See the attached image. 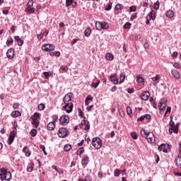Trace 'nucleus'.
<instances>
[{"mask_svg":"<svg viewBox=\"0 0 181 181\" xmlns=\"http://www.w3.org/2000/svg\"><path fill=\"white\" fill-rule=\"evenodd\" d=\"M45 105H43V103H41L38 105V110H40V111H43V110H45Z\"/></svg>","mask_w":181,"mask_h":181,"instance_id":"8fccbe9b","label":"nucleus"},{"mask_svg":"<svg viewBox=\"0 0 181 181\" xmlns=\"http://www.w3.org/2000/svg\"><path fill=\"white\" fill-rule=\"evenodd\" d=\"M154 9H156V11H158V9H159V1H157L154 4Z\"/></svg>","mask_w":181,"mask_h":181,"instance_id":"3c124183","label":"nucleus"},{"mask_svg":"<svg viewBox=\"0 0 181 181\" xmlns=\"http://www.w3.org/2000/svg\"><path fill=\"white\" fill-rule=\"evenodd\" d=\"M84 35L86 37H88L91 35V29L90 28H86L84 31Z\"/></svg>","mask_w":181,"mask_h":181,"instance_id":"bb28decb","label":"nucleus"},{"mask_svg":"<svg viewBox=\"0 0 181 181\" xmlns=\"http://www.w3.org/2000/svg\"><path fill=\"white\" fill-rule=\"evenodd\" d=\"M148 144H155L156 138L155 134L152 132H148L146 136Z\"/></svg>","mask_w":181,"mask_h":181,"instance_id":"423d86ee","label":"nucleus"},{"mask_svg":"<svg viewBox=\"0 0 181 181\" xmlns=\"http://www.w3.org/2000/svg\"><path fill=\"white\" fill-rule=\"evenodd\" d=\"M71 97H73V93H69L63 98L64 106H63L62 110L63 111H66L67 114H70L73 111L74 105L71 101Z\"/></svg>","mask_w":181,"mask_h":181,"instance_id":"f257e3e1","label":"nucleus"},{"mask_svg":"<svg viewBox=\"0 0 181 181\" xmlns=\"http://www.w3.org/2000/svg\"><path fill=\"white\" fill-rule=\"evenodd\" d=\"M150 95L151 94L149 93L148 91H144L141 95V100H144V101H147V100H149Z\"/></svg>","mask_w":181,"mask_h":181,"instance_id":"9b49d317","label":"nucleus"},{"mask_svg":"<svg viewBox=\"0 0 181 181\" xmlns=\"http://www.w3.org/2000/svg\"><path fill=\"white\" fill-rule=\"evenodd\" d=\"M6 169L5 168H0V176L1 177H4L5 175L7 173Z\"/></svg>","mask_w":181,"mask_h":181,"instance_id":"a878e982","label":"nucleus"},{"mask_svg":"<svg viewBox=\"0 0 181 181\" xmlns=\"http://www.w3.org/2000/svg\"><path fill=\"white\" fill-rule=\"evenodd\" d=\"M47 128L48 131H53L54 128H56V123H54L53 122H49L47 125Z\"/></svg>","mask_w":181,"mask_h":181,"instance_id":"dca6fc26","label":"nucleus"},{"mask_svg":"<svg viewBox=\"0 0 181 181\" xmlns=\"http://www.w3.org/2000/svg\"><path fill=\"white\" fill-rule=\"evenodd\" d=\"M114 175L115 177H118L119 176V175H121V171L118 169H115L114 170Z\"/></svg>","mask_w":181,"mask_h":181,"instance_id":"f704fd0d","label":"nucleus"},{"mask_svg":"<svg viewBox=\"0 0 181 181\" xmlns=\"http://www.w3.org/2000/svg\"><path fill=\"white\" fill-rule=\"evenodd\" d=\"M92 145L95 148V149H100L103 146V142H101V139L100 137H94L92 139Z\"/></svg>","mask_w":181,"mask_h":181,"instance_id":"f03ea898","label":"nucleus"},{"mask_svg":"<svg viewBox=\"0 0 181 181\" xmlns=\"http://www.w3.org/2000/svg\"><path fill=\"white\" fill-rule=\"evenodd\" d=\"M170 111H172V107H167V110L165 111V113L164 115V117H166V114H168V112L170 113Z\"/></svg>","mask_w":181,"mask_h":181,"instance_id":"6e6d98bb","label":"nucleus"},{"mask_svg":"<svg viewBox=\"0 0 181 181\" xmlns=\"http://www.w3.org/2000/svg\"><path fill=\"white\" fill-rule=\"evenodd\" d=\"M33 6V0H29L27 4V8H32Z\"/></svg>","mask_w":181,"mask_h":181,"instance_id":"79ce46f5","label":"nucleus"},{"mask_svg":"<svg viewBox=\"0 0 181 181\" xmlns=\"http://www.w3.org/2000/svg\"><path fill=\"white\" fill-rule=\"evenodd\" d=\"M6 56L8 59H13V56H15V50L12 48L8 49L6 52Z\"/></svg>","mask_w":181,"mask_h":181,"instance_id":"f8f14e48","label":"nucleus"},{"mask_svg":"<svg viewBox=\"0 0 181 181\" xmlns=\"http://www.w3.org/2000/svg\"><path fill=\"white\" fill-rule=\"evenodd\" d=\"M32 125H34L35 128L39 127V120H33Z\"/></svg>","mask_w":181,"mask_h":181,"instance_id":"58836bf2","label":"nucleus"},{"mask_svg":"<svg viewBox=\"0 0 181 181\" xmlns=\"http://www.w3.org/2000/svg\"><path fill=\"white\" fill-rule=\"evenodd\" d=\"M144 118H146V119H151V116L150 115H145Z\"/></svg>","mask_w":181,"mask_h":181,"instance_id":"774afa93","label":"nucleus"},{"mask_svg":"<svg viewBox=\"0 0 181 181\" xmlns=\"http://www.w3.org/2000/svg\"><path fill=\"white\" fill-rule=\"evenodd\" d=\"M131 136L133 139H138V134H136V132H132Z\"/></svg>","mask_w":181,"mask_h":181,"instance_id":"49530a36","label":"nucleus"},{"mask_svg":"<svg viewBox=\"0 0 181 181\" xmlns=\"http://www.w3.org/2000/svg\"><path fill=\"white\" fill-rule=\"evenodd\" d=\"M93 96H91V95H88L87 97H86V101H91V100H93Z\"/></svg>","mask_w":181,"mask_h":181,"instance_id":"052dcab7","label":"nucleus"},{"mask_svg":"<svg viewBox=\"0 0 181 181\" xmlns=\"http://www.w3.org/2000/svg\"><path fill=\"white\" fill-rule=\"evenodd\" d=\"M88 162H90V158L88 156H83L81 160V163L83 166H87L88 165Z\"/></svg>","mask_w":181,"mask_h":181,"instance_id":"ddd939ff","label":"nucleus"},{"mask_svg":"<svg viewBox=\"0 0 181 181\" xmlns=\"http://www.w3.org/2000/svg\"><path fill=\"white\" fill-rule=\"evenodd\" d=\"M100 80H98L97 83L95 82L92 83L90 86L93 87V88H97V87H98V86L100 85Z\"/></svg>","mask_w":181,"mask_h":181,"instance_id":"7c9ffc66","label":"nucleus"},{"mask_svg":"<svg viewBox=\"0 0 181 181\" xmlns=\"http://www.w3.org/2000/svg\"><path fill=\"white\" fill-rule=\"evenodd\" d=\"M147 16H149L150 19H151V21H155L156 16L155 15V11H151L148 15Z\"/></svg>","mask_w":181,"mask_h":181,"instance_id":"412c9836","label":"nucleus"},{"mask_svg":"<svg viewBox=\"0 0 181 181\" xmlns=\"http://www.w3.org/2000/svg\"><path fill=\"white\" fill-rule=\"evenodd\" d=\"M12 43H13V39H12V38H11L10 40H7V42H6L7 46H11V45H12Z\"/></svg>","mask_w":181,"mask_h":181,"instance_id":"4d7b16f0","label":"nucleus"},{"mask_svg":"<svg viewBox=\"0 0 181 181\" xmlns=\"http://www.w3.org/2000/svg\"><path fill=\"white\" fill-rule=\"evenodd\" d=\"M78 112L79 117L84 118V113H83V111H81V109H78Z\"/></svg>","mask_w":181,"mask_h":181,"instance_id":"864d4df0","label":"nucleus"},{"mask_svg":"<svg viewBox=\"0 0 181 181\" xmlns=\"http://www.w3.org/2000/svg\"><path fill=\"white\" fill-rule=\"evenodd\" d=\"M15 139V131H11L8 138V145H11Z\"/></svg>","mask_w":181,"mask_h":181,"instance_id":"2eb2a0df","label":"nucleus"},{"mask_svg":"<svg viewBox=\"0 0 181 181\" xmlns=\"http://www.w3.org/2000/svg\"><path fill=\"white\" fill-rule=\"evenodd\" d=\"M95 28L98 29V30H107L110 26L108 25L107 23L106 22H100L97 21L95 23Z\"/></svg>","mask_w":181,"mask_h":181,"instance_id":"7ed1b4c3","label":"nucleus"},{"mask_svg":"<svg viewBox=\"0 0 181 181\" xmlns=\"http://www.w3.org/2000/svg\"><path fill=\"white\" fill-rule=\"evenodd\" d=\"M13 108L14 109V110H18V108H19V103H14L13 105Z\"/></svg>","mask_w":181,"mask_h":181,"instance_id":"bf43d9fd","label":"nucleus"},{"mask_svg":"<svg viewBox=\"0 0 181 181\" xmlns=\"http://www.w3.org/2000/svg\"><path fill=\"white\" fill-rule=\"evenodd\" d=\"M37 118H39V113L37 112L34 113V115L31 116V119L33 121H39Z\"/></svg>","mask_w":181,"mask_h":181,"instance_id":"c85d7f7f","label":"nucleus"},{"mask_svg":"<svg viewBox=\"0 0 181 181\" xmlns=\"http://www.w3.org/2000/svg\"><path fill=\"white\" fill-rule=\"evenodd\" d=\"M68 134H69V132H67V129L61 128L59 129L58 136L60 138H64V136H67Z\"/></svg>","mask_w":181,"mask_h":181,"instance_id":"6e6552de","label":"nucleus"},{"mask_svg":"<svg viewBox=\"0 0 181 181\" xmlns=\"http://www.w3.org/2000/svg\"><path fill=\"white\" fill-rule=\"evenodd\" d=\"M171 73H172V76H173V77H175V78H180V74H179V71H177V70L173 69L171 71Z\"/></svg>","mask_w":181,"mask_h":181,"instance_id":"6ab92c4d","label":"nucleus"},{"mask_svg":"<svg viewBox=\"0 0 181 181\" xmlns=\"http://www.w3.org/2000/svg\"><path fill=\"white\" fill-rule=\"evenodd\" d=\"M125 80V74H122L120 75V83H124V81Z\"/></svg>","mask_w":181,"mask_h":181,"instance_id":"09e8293b","label":"nucleus"},{"mask_svg":"<svg viewBox=\"0 0 181 181\" xmlns=\"http://www.w3.org/2000/svg\"><path fill=\"white\" fill-rule=\"evenodd\" d=\"M135 91V90H134V88H129L127 90V92L129 93V94H132V93H134Z\"/></svg>","mask_w":181,"mask_h":181,"instance_id":"338daca9","label":"nucleus"},{"mask_svg":"<svg viewBox=\"0 0 181 181\" xmlns=\"http://www.w3.org/2000/svg\"><path fill=\"white\" fill-rule=\"evenodd\" d=\"M111 8H112V3H109L105 7V11H111Z\"/></svg>","mask_w":181,"mask_h":181,"instance_id":"c03bdc74","label":"nucleus"},{"mask_svg":"<svg viewBox=\"0 0 181 181\" xmlns=\"http://www.w3.org/2000/svg\"><path fill=\"white\" fill-rule=\"evenodd\" d=\"M173 66L175 69H180V64L177 62L174 63Z\"/></svg>","mask_w":181,"mask_h":181,"instance_id":"e2e57ef3","label":"nucleus"},{"mask_svg":"<svg viewBox=\"0 0 181 181\" xmlns=\"http://www.w3.org/2000/svg\"><path fill=\"white\" fill-rule=\"evenodd\" d=\"M11 117H13V118H18V117H21V112H19V111L12 112Z\"/></svg>","mask_w":181,"mask_h":181,"instance_id":"393cba45","label":"nucleus"},{"mask_svg":"<svg viewBox=\"0 0 181 181\" xmlns=\"http://www.w3.org/2000/svg\"><path fill=\"white\" fill-rule=\"evenodd\" d=\"M3 177L6 180L9 181L11 180V179H12V174L11 173V172H7V173L5 174V175Z\"/></svg>","mask_w":181,"mask_h":181,"instance_id":"4be33fe9","label":"nucleus"},{"mask_svg":"<svg viewBox=\"0 0 181 181\" xmlns=\"http://www.w3.org/2000/svg\"><path fill=\"white\" fill-rule=\"evenodd\" d=\"M14 39H15V40H16L18 46H22V45H23V40L20 39L19 36H18V35L15 36Z\"/></svg>","mask_w":181,"mask_h":181,"instance_id":"5701e85b","label":"nucleus"},{"mask_svg":"<svg viewBox=\"0 0 181 181\" xmlns=\"http://www.w3.org/2000/svg\"><path fill=\"white\" fill-rule=\"evenodd\" d=\"M42 50L44 52H50L51 50H54V45L52 44H45L42 46Z\"/></svg>","mask_w":181,"mask_h":181,"instance_id":"0eeeda50","label":"nucleus"},{"mask_svg":"<svg viewBox=\"0 0 181 181\" xmlns=\"http://www.w3.org/2000/svg\"><path fill=\"white\" fill-rule=\"evenodd\" d=\"M43 74L46 77V78H49V77L52 76V74H50V72H47V71L43 72Z\"/></svg>","mask_w":181,"mask_h":181,"instance_id":"603ef678","label":"nucleus"},{"mask_svg":"<svg viewBox=\"0 0 181 181\" xmlns=\"http://www.w3.org/2000/svg\"><path fill=\"white\" fill-rule=\"evenodd\" d=\"M129 11L130 12H135L136 11V7L134 6H132L129 8Z\"/></svg>","mask_w":181,"mask_h":181,"instance_id":"5fc2aeb1","label":"nucleus"},{"mask_svg":"<svg viewBox=\"0 0 181 181\" xmlns=\"http://www.w3.org/2000/svg\"><path fill=\"white\" fill-rule=\"evenodd\" d=\"M171 120L169 123L170 127H171V128H175V127H178L177 124L175 125V122L173 120V118L170 117Z\"/></svg>","mask_w":181,"mask_h":181,"instance_id":"ea45409f","label":"nucleus"},{"mask_svg":"<svg viewBox=\"0 0 181 181\" xmlns=\"http://www.w3.org/2000/svg\"><path fill=\"white\" fill-rule=\"evenodd\" d=\"M159 78H160V75H156L155 77H153V78H152V80H153V81H158V80H159Z\"/></svg>","mask_w":181,"mask_h":181,"instance_id":"13d9d810","label":"nucleus"},{"mask_svg":"<svg viewBox=\"0 0 181 181\" xmlns=\"http://www.w3.org/2000/svg\"><path fill=\"white\" fill-rule=\"evenodd\" d=\"M123 28L124 29H131V23H126Z\"/></svg>","mask_w":181,"mask_h":181,"instance_id":"a19ab883","label":"nucleus"},{"mask_svg":"<svg viewBox=\"0 0 181 181\" xmlns=\"http://www.w3.org/2000/svg\"><path fill=\"white\" fill-rule=\"evenodd\" d=\"M30 134L31 136H35L36 135H37V130H36L35 129H31Z\"/></svg>","mask_w":181,"mask_h":181,"instance_id":"72a5a7b5","label":"nucleus"},{"mask_svg":"<svg viewBox=\"0 0 181 181\" xmlns=\"http://www.w3.org/2000/svg\"><path fill=\"white\" fill-rule=\"evenodd\" d=\"M105 58L107 60H109V62H111L114 60V55L111 53H107L105 54Z\"/></svg>","mask_w":181,"mask_h":181,"instance_id":"b1692460","label":"nucleus"},{"mask_svg":"<svg viewBox=\"0 0 181 181\" xmlns=\"http://www.w3.org/2000/svg\"><path fill=\"white\" fill-rule=\"evenodd\" d=\"M167 101L166 99L163 98L160 100V103H158V110H160V112H163L165 110H166V104Z\"/></svg>","mask_w":181,"mask_h":181,"instance_id":"20e7f679","label":"nucleus"},{"mask_svg":"<svg viewBox=\"0 0 181 181\" xmlns=\"http://www.w3.org/2000/svg\"><path fill=\"white\" fill-rule=\"evenodd\" d=\"M165 15H166L167 18H168L169 19H172V18H173V16H175V13H173V11L169 10L166 12Z\"/></svg>","mask_w":181,"mask_h":181,"instance_id":"aec40b11","label":"nucleus"},{"mask_svg":"<svg viewBox=\"0 0 181 181\" xmlns=\"http://www.w3.org/2000/svg\"><path fill=\"white\" fill-rule=\"evenodd\" d=\"M58 119H59V116L57 115H54L52 116V122L54 124H56V122H57Z\"/></svg>","mask_w":181,"mask_h":181,"instance_id":"c9c22d12","label":"nucleus"},{"mask_svg":"<svg viewBox=\"0 0 181 181\" xmlns=\"http://www.w3.org/2000/svg\"><path fill=\"white\" fill-rule=\"evenodd\" d=\"M73 0H66V6L67 8H69V6H71L72 5V6L74 8H76V6H77V3H74L73 4Z\"/></svg>","mask_w":181,"mask_h":181,"instance_id":"f3484780","label":"nucleus"},{"mask_svg":"<svg viewBox=\"0 0 181 181\" xmlns=\"http://www.w3.org/2000/svg\"><path fill=\"white\" fill-rule=\"evenodd\" d=\"M79 127L81 128V129L88 131L90 129V122L88 120L83 119L79 124Z\"/></svg>","mask_w":181,"mask_h":181,"instance_id":"39448f33","label":"nucleus"},{"mask_svg":"<svg viewBox=\"0 0 181 181\" xmlns=\"http://www.w3.org/2000/svg\"><path fill=\"white\" fill-rule=\"evenodd\" d=\"M127 115L132 117V109H131L130 107H127Z\"/></svg>","mask_w":181,"mask_h":181,"instance_id":"e433bc0d","label":"nucleus"},{"mask_svg":"<svg viewBox=\"0 0 181 181\" xmlns=\"http://www.w3.org/2000/svg\"><path fill=\"white\" fill-rule=\"evenodd\" d=\"M40 148L43 151L45 155H47V153L46 152V147H45V146L40 145Z\"/></svg>","mask_w":181,"mask_h":181,"instance_id":"de8ad7c7","label":"nucleus"},{"mask_svg":"<svg viewBox=\"0 0 181 181\" xmlns=\"http://www.w3.org/2000/svg\"><path fill=\"white\" fill-rule=\"evenodd\" d=\"M71 149V145L70 144H66L64 147V151H65V152H69V151H70Z\"/></svg>","mask_w":181,"mask_h":181,"instance_id":"2f4dec72","label":"nucleus"},{"mask_svg":"<svg viewBox=\"0 0 181 181\" xmlns=\"http://www.w3.org/2000/svg\"><path fill=\"white\" fill-rule=\"evenodd\" d=\"M140 133H141V136H143V138H146L148 133H146V132H145V129H141L140 130Z\"/></svg>","mask_w":181,"mask_h":181,"instance_id":"473e14b6","label":"nucleus"},{"mask_svg":"<svg viewBox=\"0 0 181 181\" xmlns=\"http://www.w3.org/2000/svg\"><path fill=\"white\" fill-rule=\"evenodd\" d=\"M119 113L120 117H122V118H124V117H125V113L124 112V110H119Z\"/></svg>","mask_w":181,"mask_h":181,"instance_id":"680f3d73","label":"nucleus"},{"mask_svg":"<svg viewBox=\"0 0 181 181\" xmlns=\"http://www.w3.org/2000/svg\"><path fill=\"white\" fill-rule=\"evenodd\" d=\"M136 82L140 83H144V79L141 76V75L136 76Z\"/></svg>","mask_w":181,"mask_h":181,"instance_id":"cd10ccee","label":"nucleus"},{"mask_svg":"<svg viewBox=\"0 0 181 181\" xmlns=\"http://www.w3.org/2000/svg\"><path fill=\"white\" fill-rule=\"evenodd\" d=\"M169 134L170 135H172V134H173V132L175 134H177L179 132V127H171L169 129Z\"/></svg>","mask_w":181,"mask_h":181,"instance_id":"a211bd4d","label":"nucleus"},{"mask_svg":"<svg viewBox=\"0 0 181 181\" xmlns=\"http://www.w3.org/2000/svg\"><path fill=\"white\" fill-rule=\"evenodd\" d=\"M25 12H28V13H33L35 12V8L31 7H27L25 9Z\"/></svg>","mask_w":181,"mask_h":181,"instance_id":"c756f323","label":"nucleus"},{"mask_svg":"<svg viewBox=\"0 0 181 181\" xmlns=\"http://www.w3.org/2000/svg\"><path fill=\"white\" fill-rule=\"evenodd\" d=\"M60 69L62 71L67 72L69 71V66H61Z\"/></svg>","mask_w":181,"mask_h":181,"instance_id":"37998d69","label":"nucleus"},{"mask_svg":"<svg viewBox=\"0 0 181 181\" xmlns=\"http://www.w3.org/2000/svg\"><path fill=\"white\" fill-rule=\"evenodd\" d=\"M59 122H61V124H69V122H70V118L67 115H63L59 119Z\"/></svg>","mask_w":181,"mask_h":181,"instance_id":"1a4fd4ad","label":"nucleus"},{"mask_svg":"<svg viewBox=\"0 0 181 181\" xmlns=\"http://www.w3.org/2000/svg\"><path fill=\"white\" fill-rule=\"evenodd\" d=\"M121 8H122L121 4H117L115 7V9H116V11H119Z\"/></svg>","mask_w":181,"mask_h":181,"instance_id":"0e129e2a","label":"nucleus"},{"mask_svg":"<svg viewBox=\"0 0 181 181\" xmlns=\"http://www.w3.org/2000/svg\"><path fill=\"white\" fill-rule=\"evenodd\" d=\"M158 149L164 153H168V150L169 149V144H161L158 146Z\"/></svg>","mask_w":181,"mask_h":181,"instance_id":"9d476101","label":"nucleus"},{"mask_svg":"<svg viewBox=\"0 0 181 181\" xmlns=\"http://www.w3.org/2000/svg\"><path fill=\"white\" fill-rule=\"evenodd\" d=\"M83 152H84V148L81 147V148L76 151V154H77V155H81V153H83Z\"/></svg>","mask_w":181,"mask_h":181,"instance_id":"a18cd8bd","label":"nucleus"},{"mask_svg":"<svg viewBox=\"0 0 181 181\" xmlns=\"http://www.w3.org/2000/svg\"><path fill=\"white\" fill-rule=\"evenodd\" d=\"M150 21H151V17H149V16H146V25H149Z\"/></svg>","mask_w":181,"mask_h":181,"instance_id":"69168bd1","label":"nucleus"},{"mask_svg":"<svg viewBox=\"0 0 181 181\" xmlns=\"http://www.w3.org/2000/svg\"><path fill=\"white\" fill-rule=\"evenodd\" d=\"M117 74H112L110 76V81L113 83V84H117L118 83V78H117Z\"/></svg>","mask_w":181,"mask_h":181,"instance_id":"4468645a","label":"nucleus"},{"mask_svg":"<svg viewBox=\"0 0 181 181\" xmlns=\"http://www.w3.org/2000/svg\"><path fill=\"white\" fill-rule=\"evenodd\" d=\"M33 168H35V164L33 163H31L30 166L27 168V171L32 172L33 170Z\"/></svg>","mask_w":181,"mask_h":181,"instance_id":"4c0bfd02","label":"nucleus"}]
</instances>
